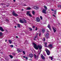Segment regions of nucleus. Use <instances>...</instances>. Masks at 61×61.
<instances>
[{
	"mask_svg": "<svg viewBox=\"0 0 61 61\" xmlns=\"http://www.w3.org/2000/svg\"><path fill=\"white\" fill-rule=\"evenodd\" d=\"M33 44L35 49H36V50H38V46H37V45L34 42L33 43Z\"/></svg>",
	"mask_w": 61,
	"mask_h": 61,
	"instance_id": "f257e3e1",
	"label": "nucleus"
},
{
	"mask_svg": "<svg viewBox=\"0 0 61 61\" xmlns=\"http://www.w3.org/2000/svg\"><path fill=\"white\" fill-rule=\"evenodd\" d=\"M45 51L47 53V55L48 56H49L50 55V51L48 50V49L46 50H45Z\"/></svg>",
	"mask_w": 61,
	"mask_h": 61,
	"instance_id": "f03ea898",
	"label": "nucleus"
},
{
	"mask_svg": "<svg viewBox=\"0 0 61 61\" xmlns=\"http://www.w3.org/2000/svg\"><path fill=\"white\" fill-rule=\"evenodd\" d=\"M38 48L39 50H41L42 49V46L41 45H38Z\"/></svg>",
	"mask_w": 61,
	"mask_h": 61,
	"instance_id": "7ed1b4c3",
	"label": "nucleus"
},
{
	"mask_svg": "<svg viewBox=\"0 0 61 61\" xmlns=\"http://www.w3.org/2000/svg\"><path fill=\"white\" fill-rule=\"evenodd\" d=\"M53 47V44H49L48 46V47L49 48H52Z\"/></svg>",
	"mask_w": 61,
	"mask_h": 61,
	"instance_id": "20e7f679",
	"label": "nucleus"
},
{
	"mask_svg": "<svg viewBox=\"0 0 61 61\" xmlns=\"http://www.w3.org/2000/svg\"><path fill=\"white\" fill-rule=\"evenodd\" d=\"M12 14H13V15H14V16H17L18 15L17 14H16L15 13V11H13L12 12Z\"/></svg>",
	"mask_w": 61,
	"mask_h": 61,
	"instance_id": "39448f33",
	"label": "nucleus"
},
{
	"mask_svg": "<svg viewBox=\"0 0 61 61\" xmlns=\"http://www.w3.org/2000/svg\"><path fill=\"white\" fill-rule=\"evenodd\" d=\"M36 21L37 22H40V18L38 17H37L36 18Z\"/></svg>",
	"mask_w": 61,
	"mask_h": 61,
	"instance_id": "423d86ee",
	"label": "nucleus"
},
{
	"mask_svg": "<svg viewBox=\"0 0 61 61\" xmlns=\"http://www.w3.org/2000/svg\"><path fill=\"white\" fill-rule=\"evenodd\" d=\"M17 51H18V52H20V53H21V52H22V50L20 49H18L17 50Z\"/></svg>",
	"mask_w": 61,
	"mask_h": 61,
	"instance_id": "0eeeda50",
	"label": "nucleus"
},
{
	"mask_svg": "<svg viewBox=\"0 0 61 61\" xmlns=\"http://www.w3.org/2000/svg\"><path fill=\"white\" fill-rule=\"evenodd\" d=\"M42 13L44 14H46V10L45 9H43L42 10Z\"/></svg>",
	"mask_w": 61,
	"mask_h": 61,
	"instance_id": "6e6552de",
	"label": "nucleus"
},
{
	"mask_svg": "<svg viewBox=\"0 0 61 61\" xmlns=\"http://www.w3.org/2000/svg\"><path fill=\"white\" fill-rule=\"evenodd\" d=\"M33 56H34V55L33 54H30L29 55V56L30 58H32V57H33Z\"/></svg>",
	"mask_w": 61,
	"mask_h": 61,
	"instance_id": "1a4fd4ad",
	"label": "nucleus"
},
{
	"mask_svg": "<svg viewBox=\"0 0 61 61\" xmlns=\"http://www.w3.org/2000/svg\"><path fill=\"white\" fill-rule=\"evenodd\" d=\"M0 30H1L2 32H3L4 31V29L3 28L1 27L0 26Z\"/></svg>",
	"mask_w": 61,
	"mask_h": 61,
	"instance_id": "9d476101",
	"label": "nucleus"
},
{
	"mask_svg": "<svg viewBox=\"0 0 61 61\" xmlns=\"http://www.w3.org/2000/svg\"><path fill=\"white\" fill-rule=\"evenodd\" d=\"M41 58L43 60H45V59L46 58L44 56H43V55L41 56Z\"/></svg>",
	"mask_w": 61,
	"mask_h": 61,
	"instance_id": "9b49d317",
	"label": "nucleus"
},
{
	"mask_svg": "<svg viewBox=\"0 0 61 61\" xmlns=\"http://www.w3.org/2000/svg\"><path fill=\"white\" fill-rule=\"evenodd\" d=\"M23 23H26V20L25 19H23Z\"/></svg>",
	"mask_w": 61,
	"mask_h": 61,
	"instance_id": "f8f14e48",
	"label": "nucleus"
},
{
	"mask_svg": "<svg viewBox=\"0 0 61 61\" xmlns=\"http://www.w3.org/2000/svg\"><path fill=\"white\" fill-rule=\"evenodd\" d=\"M20 22L21 23H23V20L20 19L19 20Z\"/></svg>",
	"mask_w": 61,
	"mask_h": 61,
	"instance_id": "ddd939ff",
	"label": "nucleus"
},
{
	"mask_svg": "<svg viewBox=\"0 0 61 61\" xmlns=\"http://www.w3.org/2000/svg\"><path fill=\"white\" fill-rule=\"evenodd\" d=\"M52 29L53 32H54V33H55L56 32V30L55 29V28L54 27H53L52 28Z\"/></svg>",
	"mask_w": 61,
	"mask_h": 61,
	"instance_id": "4468645a",
	"label": "nucleus"
},
{
	"mask_svg": "<svg viewBox=\"0 0 61 61\" xmlns=\"http://www.w3.org/2000/svg\"><path fill=\"white\" fill-rule=\"evenodd\" d=\"M30 12L29 11H27L26 13V15H29L30 14Z\"/></svg>",
	"mask_w": 61,
	"mask_h": 61,
	"instance_id": "2eb2a0df",
	"label": "nucleus"
},
{
	"mask_svg": "<svg viewBox=\"0 0 61 61\" xmlns=\"http://www.w3.org/2000/svg\"><path fill=\"white\" fill-rule=\"evenodd\" d=\"M34 8L35 9H36V10H37L38 9V7H37L34 6Z\"/></svg>",
	"mask_w": 61,
	"mask_h": 61,
	"instance_id": "dca6fc26",
	"label": "nucleus"
},
{
	"mask_svg": "<svg viewBox=\"0 0 61 61\" xmlns=\"http://www.w3.org/2000/svg\"><path fill=\"white\" fill-rule=\"evenodd\" d=\"M34 59H36V54H35L34 55Z\"/></svg>",
	"mask_w": 61,
	"mask_h": 61,
	"instance_id": "f3484780",
	"label": "nucleus"
},
{
	"mask_svg": "<svg viewBox=\"0 0 61 61\" xmlns=\"http://www.w3.org/2000/svg\"><path fill=\"white\" fill-rule=\"evenodd\" d=\"M9 41L10 44H12V41H11V40H9Z\"/></svg>",
	"mask_w": 61,
	"mask_h": 61,
	"instance_id": "a211bd4d",
	"label": "nucleus"
},
{
	"mask_svg": "<svg viewBox=\"0 0 61 61\" xmlns=\"http://www.w3.org/2000/svg\"><path fill=\"white\" fill-rule=\"evenodd\" d=\"M3 36V33L1 32H0V37L2 36Z\"/></svg>",
	"mask_w": 61,
	"mask_h": 61,
	"instance_id": "6ab92c4d",
	"label": "nucleus"
},
{
	"mask_svg": "<svg viewBox=\"0 0 61 61\" xmlns=\"http://www.w3.org/2000/svg\"><path fill=\"white\" fill-rule=\"evenodd\" d=\"M49 58L50 59H51V60H53V57H51V56H49Z\"/></svg>",
	"mask_w": 61,
	"mask_h": 61,
	"instance_id": "aec40b11",
	"label": "nucleus"
},
{
	"mask_svg": "<svg viewBox=\"0 0 61 61\" xmlns=\"http://www.w3.org/2000/svg\"><path fill=\"white\" fill-rule=\"evenodd\" d=\"M56 10H55L54 11V13L55 15H56Z\"/></svg>",
	"mask_w": 61,
	"mask_h": 61,
	"instance_id": "412c9836",
	"label": "nucleus"
},
{
	"mask_svg": "<svg viewBox=\"0 0 61 61\" xmlns=\"http://www.w3.org/2000/svg\"><path fill=\"white\" fill-rule=\"evenodd\" d=\"M9 56L11 58H13V56L11 55H9Z\"/></svg>",
	"mask_w": 61,
	"mask_h": 61,
	"instance_id": "4be33fe9",
	"label": "nucleus"
},
{
	"mask_svg": "<svg viewBox=\"0 0 61 61\" xmlns=\"http://www.w3.org/2000/svg\"><path fill=\"white\" fill-rule=\"evenodd\" d=\"M45 32V30L44 29H43L42 30V32L43 33H44V32Z\"/></svg>",
	"mask_w": 61,
	"mask_h": 61,
	"instance_id": "5701e85b",
	"label": "nucleus"
},
{
	"mask_svg": "<svg viewBox=\"0 0 61 61\" xmlns=\"http://www.w3.org/2000/svg\"><path fill=\"white\" fill-rule=\"evenodd\" d=\"M27 10H29L31 9V8L30 7L28 8H27Z\"/></svg>",
	"mask_w": 61,
	"mask_h": 61,
	"instance_id": "b1692460",
	"label": "nucleus"
},
{
	"mask_svg": "<svg viewBox=\"0 0 61 61\" xmlns=\"http://www.w3.org/2000/svg\"><path fill=\"white\" fill-rule=\"evenodd\" d=\"M49 35V33H47L45 35V36H46V37L47 36H48Z\"/></svg>",
	"mask_w": 61,
	"mask_h": 61,
	"instance_id": "393cba45",
	"label": "nucleus"
},
{
	"mask_svg": "<svg viewBox=\"0 0 61 61\" xmlns=\"http://www.w3.org/2000/svg\"><path fill=\"white\" fill-rule=\"evenodd\" d=\"M17 25H18L17 27H20V24H18Z\"/></svg>",
	"mask_w": 61,
	"mask_h": 61,
	"instance_id": "a878e982",
	"label": "nucleus"
},
{
	"mask_svg": "<svg viewBox=\"0 0 61 61\" xmlns=\"http://www.w3.org/2000/svg\"><path fill=\"white\" fill-rule=\"evenodd\" d=\"M44 44L45 46V47H46V46H46L47 45V43L46 42L45 43H44Z\"/></svg>",
	"mask_w": 61,
	"mask_h": 61,
	"instance_id": "bb28decb",
	"label": "nucleus"
},
{
	"mask_svg": "<svg viewBox=\"0 0 61 61\" xmlns=\"http://www.w3.org/2000/svg\"><path fill=\"white\" fill-rule=\"evenodd\" d=\"M47 27H48V28H50V25H49V24L48 25V26H47Z\"/></svg>",
	"mask_w": 61,
	"mask_h": 61,
	"instance_id": "cd10ccee",
	"label": "nucleus"
},
{
	"mask_svg": "<svg viewBox=\"0 0 61 61\" xmlns=\"http://www.w3.org/2000/svg\"><path fill=\"white\" fill-rule=\"evenodd\" d=\"M35 11L34 10H33L32 11V14H33V15H35Z\"/></svg>",
	"mask_w": 61,
	"mask_h": 61,
	"instance_id": "c85d7f7f",
	"label": "nucleus"
},
{
	"mask_svg": "<svg viewBox=\"0 0 61 61\" xmlns=\"http://www.w3.org/2000/svg\"><path fill=\"white\" fill-rule=\"evenodd\" d=\"M46 10H47V7L46 6H44Z\"/></svg>",
	"mask_w": 61,
	"mask_h": 61,
	"instance_id": "c756f323",
	"label": "nucleus"
},
{
	"mask_svg": "<svg viewBox=\"0 0 61 61\" xmlns=\"http://www.w3.org/2000/svg\"><path fill=\"white\" fill-rule=\"evenodd\" d=\"M28 16H30V17H32V15L30 14L29 15H28Z\"/></svg>",
	"mask_w": 61,
	"mask_h": 61,
	"instance_id": "7c9ffc66",
	"label": "nucleus"
},
{
	"mask_svg": "<svg viewBox=\"0 0 61 61\" xmlns=\"http://www.w3.org/2000/svg\"><path fill=\"white\" fill-rule=\"evenodd\" d=\"M29 29L30 30V31H31V30H32V28H29Z\"/></svg>",
	"mask_w": 61,
	"mask_h": 61,
	"instance_id": "2f4dec72",
	"label": "nucleus"
},
{
	"mask_svg": "<svg viewBox=\"0 0 61 61\" xmlns=\"http://www.w3.org/2000/svg\"><path fill=\"white\" fill-rule=\"evenodd\" d=\"M10 46L11 47H14V46L12 45H10Z\"/></svg>",
	"mask_w": 61,
	"mask_h": 61,
	"instance_id": "473e14b6",
	"label": "nucleus"
},
{
	"mask_svg": "<svg viewBox=\"0 0 61 61\" xmlns=\"http://www.w3.org/2000/svg\"><path fill=\"white\" fill-rule=\"evenodd\" d=\"M43 41L44 42H45V41H46V39H45V38H44L43 39Z\"/></svg>",
	"mask_w": 61,
	"mask_h": 61,
	"instance_id": "72a5a7b5",
	"label": "nucleus"
},
{
	"mask_svg": "<svg viewBox=\"0 0 61 61\" xmlns=\"http://www.w3.org/2000/svg\"><path fill=\"white\" fill-rule=\"evenodd\" d=\"M23 53L24 54V55H25V52L24 51H23Z\"/></svg>",
	"mask_w": 61,
	"mask_h": 61,
	"instance_id": "f704fd0d",
	"label": "nucleus"
},
{
	"mask_svg": "<svg viewBox=\"0 0 61 61\" xmlns=\"http://www.w3.org/2000/svg\"><path fill=\"white\" fill-rule=\"evenodd\" d=\"M25 58V59H26V60H27V59H28V58L26 57Z\"/></svg>",
	"mask_w": 61,
	"mask_h": 61,
	"instance_id": "c9c22d12",
	"label": "nucleus"
},
{
	"mask_svg": "<svg viewBox=\"0 0 61 61\" xmlns=\"http://www.w3.org/2000/svg\"><path fill=\"white\" fill-rule=\"evenodd\" d=\"M40 18L41 19V20H42V16H40Z\"/></svg>",
	"mask_w": 61,
	"mask_h": 61,
	"instance_id": "e433bc0d",
	"label": "nucleus"
},
{
	"mask_svg": "<svg viewBox=\"0 0 61 61\" xmlns=\"http://www.w3.org/2000/svg\"><path fill=\"white\" fill-rule=\"evenodd\" d=\"M37 27H36L35 30L36 31H37Z\"/></svg>",
	"mask_w": 61,
	"mask_h": 61,
	"instance_id": "4c0bfd02",
	"label": "nucleus"
},
{
	"mask_svg": "<svg viewBox=\"0 0 61 61\" xmlns=\"http://www.w3.org/2000/svg\"><path fill=\"white\" fill-rule=\"evenodd\" d=\"M6 21L7 22H9V20H8L7 19H6Z\"/></svg>",
	"mask_w": 61,
	"mask_h": 61,
	"instance_id": "58836bf2",
	"label": "nucleus"
},
{
	"mask_svg": "<svg viewBox=\"0 0 61 61\" xmlns=\"http://www.w3.org/2000/svg\"><path fill=\"white\" fill-rule=\"evenodd\" d=\"M37 36H36L35 37V38H37Z\"/></svg>",
	"mask_w": 61,
	"mask_h": 61,
	"instance_id": "ea45409f",
	"label": "nucleus"
},
{
	"mask_svg": "<svg viewBox=\"0 0 61 61\" xmlns=\"http://www.w3.org/2000/svg\"><path fill=\"white\" fill-rule=\"evenodd\" d=\"M49 28L51 31H52V30L50 28Z\"/></svg>",
	"mask_w": 61,
	"mask_h": 61,
	"instance_id": "a19ab883",
	"label": "nucleus"
},
{
	"mask_svg": "<svg viewBox=\"0 0 61 61\" xmlns=\"http://www.w3.org/2000/svg\"><path fill=\"white\" fill-rule=\"evenodd\" d=\"M34 40L35 41H36V39L35 38H34Z\"/></svg>",
	"mask_w": 61,
	"mask_h": 61,
	"instance_id": "79ce46f5",
	"label": "nucleus"
},
{
	"mask_svg": "<svg viewBox=\"0 0 61 61\" xmlns=\"http://www.w3.org/2000/svg\"><path fill=\"white\" fill-rule=\"evenodd\" d=\"M57 6L58 7H59V6H60V5H58Z\"/></svg>",
	"mask_w": 61,
	"mask_h": 61,
	"instance_id": "37998d69",
	"label": "nucleus"
},
{
	"mask_svg": "<svg viewBox=\"0 0 61 61\" xmlns=\"http://www.w3.org/2000/svg\"><path fill=\"white\" fill-rule=\"evenodd\" d=\"M53 16H54V17H55V15H54V14H53Z\"/></svg>",
	"mask_w": 61,
	"mask_h": 61,
	"instance_id": "c03bdc74",
	"label": "nucleus"
},
{
	"mask_svg": "<svg viewBox=\"0 0 61 61\" xmlns=\"http://www.w3.org/2000/svg\"><path fill=\"white\" fill-rule=\"evenodd\" d=\"M51 10L52 11H54V10H53V9H52Z\"/></svg>",
	"mask_w": 61,
	"mask_h": 61,
	"instance_id": "a18cd8bd",
	"label": "nucleus"
},
{
	"mask_svg": "<svg viewBox=\"0 0 61 61\" xmlns=\"http://www.w3.org/2000/svg\"><path fill=\"white\" fill-rule=\"evenodd\" d=\"M16 37L17 38H18V37L17 36H16Z\"/></svg>",
	"mask_w": 61,
	"mask_h": 61,
	"instance_id": "49530a36",
	"label": "nucleus"
},
{
	"mask_svg": "<svg viewBox=\"0 0 61 61\" xmlns=\"http://www.w3.org/2000/svg\"><path fill=\"white\" fill-rule=\"evenodd\" d=\"M23 57L24 58H25V56H23Z\"/></svg>",
	"mask_w": 61,
	"mask_h": 61,
	"instance_id": "de8ad7c7",
	"label": "nucleus"
},
{
	"mask_svg": "<svg viewBox=\"0 0 61 61\" xmlns=\"http://www.w3.org/2000/svg\"><path fill=\"white\" fill-rule=\"evenodd\" d=\"M35 26H33V28H35Z\"/></svg>",
	"mask_w": 61,
	"mask_h": 61,
	"instance_id": "09e8293b",
	"label": "nucleus"
},
{
	"mask_svg": "<svg viewBox=\"0 0 61 61\" xmlns=\"http://www.w3.org/2000/svg\"><path fill=\"white\" fill-rule=\"evenodd\" d=\"M5 42H7V40L6 39V40H5Z\"/></svg>",
	"mask_w": 61,
	"mask_h": 61,
	"instance_id": "8fccbe9b",
	"label": "nucleus"
},
{
	"mask_svg": "<svg viewBox=\"0 0 61 61\" xmlns=\"http://www.w3.org/2000/svg\"><path fill=\"white\" fill-rule=\"evenodd\" d=\"M13 1V2H15V0H14Z\"/></svg>",
	"mask_w": 61,
	"mask_h": 61,
	"instance_id": "3c124183",
	"label": "nucleus"
},
{
	"mask_svg": "<svg viewBox=\"0 0 61 61\" xmlns=\"http://www.w3.org/2000/svg\"><path fill=\"white\" fill-rule=\"evenodd\" d=\"M41 35V33H40L39 35V36H40V35Z\"/></svg>",
	"mask_w": 61,
	"mask_h": 61,
	"instance_id": "603ef678",
	"label": "nucleus"
},
{
	"mask_svg": "<svg viewBox=\"0 0 61 61\" xmlns=\"http://www.w3.org/2000/svg\"><path fill=\"white\" fill-rule=\"evenodd\" d=\"M24 6H26V5L25 4H24Z\"/></svg>",
	"mask_w": 61,
	"mask_h": 61,
	"instance_id": "864d4df0",
	"label": "nucleus"
},
{
	"mask_svg": "<svg viewBox=\"0 0 61 61\" xmlns=\"http://www.w3.org/2000/svg\"><path fill=\"white\" fill-rule=\"evenodd\" d=\"M15 28H16V26H15Z\"/></svg>",
	"mask_w": 61,
	"mask_h": 61,
	"instance_id": "5fc2aeb1",
	"label": "nucleus"
},
{
	"mask_svg": "<svg viewBox=\"0 0 61 61\" xmlns=\"http://www.w3.org/2000/svg\"><path fill=\"white\" fill-rule=\"evenodd\" d=\"M47 32H49V31H48V30H47Z\"/></svg>",
	"mask_w": 61,
	"mask_h": 61,
	"instance_id": "6e6d98bb",
	"label": "nucleus"
},
{
	"mask_svg": "<svg viewBox=\"0 0 61 61\" xmlns=\"http://www.w3.org/2000/svg\"><path fill=\"white\" fill-rule=\"evenodd\" d=\"M30 60H32V59H30Z\"/></svg>",
	"mask_w": 61,
	"mask_h": 61,
	"instance_id": "4d7b16f0",
	"label": "nucleus"
},
{
	"mask_svg": "<svg viewBox=\"0 0 61 61\" xmlns=\"http://www.w3.org/2000/svg\"><path fill=\"white\" fill-rule=\"evenodd\" d=\"M40 53H39V55H40Z\"/></svg>",
	"mask_w": 61,
	"mask_h": 61,
	"instance_id": "13d9d810",
	"label": "nucleus"
},
{
	"mask_svg": "<svg viewBox=\"0 0 61 61\" xmlns=\"http://www.w3.org/2000/svg\"><path fill=\"white\" fill-rule=\"evenodd\" d=\"M23 9H22V11H23Z\"/></svg>",
	"mask_w": 61,
	"mask_h": 61,
	"instance_id": "bf43d9fd",
	"label": "nucleus"
},
{
	"mask_svg": "<svg viewBox=\"0 0 61 61\" xmlns=\"http://www.w3.org/2000/svg\"><path fill=\"white\" fill-rule=\"evenodd\" d=\"M60 43H61V42H60Z\"/></svg>",
	"mask_w": 61,
	"mask_h": 61,
	"instance_id": "052dcab7",
	"label": "nucleus"
},
{
	"mask_svg": "<svg viewBox=\"0 0 61 61\" xmlns=\"http://www.w3.org/2000/svg\"><path fill=\"white\" fill-rule=\"evenodd\" d=\"M60 43H61V42H60Z\"/></svg>",
	"mask_w": 61,
	"mask_h": 61,
	"instance_id": "680f3d73",
	"label": "nucleus"
}]
</instances>
